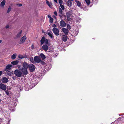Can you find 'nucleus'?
Wrapping results in <instances>:
<instances>
[{
  "mask_svg": "<svg viewBox=\"0 0 124 124\" xmlns=\"http://www.w3.org/2000/svg\"><path fill=\"white\" fill-rule=\"evenodd\" d=\"M14 73L16 76L18 77H21L22 74V72L18 70H16L14 71Z\"/></svg>",
  "mask_w": 124,
  "mask_h": 124,
  "instance_id": "1",
  "label": "nucleus"
},
{
  "mask_svg": "<svg viewBox=\"0 0 124 124\" xmlns=\"http://www.w3.org/2000/svg\"><path fill=\"white\" fill-rule=\"evenodd\" d=\"M28 68L30 71L31 72H33L35 69V66L32 64H29Z\"/></svg>",
  "mask_w": 124,
  "mask_h": 124,
  "instance_id": "2",
  "label": "nucleus"
},
{
  "mask_svg": "<svg viewBox=\"0 0 124 124\" xmlns=\"http://www.w3.org/2000/svg\"><path fill=\"white\" fill-rule=\"evenodd\" d=\"M34 60L35 63V62L39 63L41 61L40 57L38 56H36L34 57Z\"/></svg>",
  "mask_w": 124,
  "mask_h": 124,
  "instance_id": "3",
  "label": "nucleus"
},
{
  "mask_svg": "<svg viewBox=\"0 0 124 124\" xmlns=\"http://www.w3.org/2000/svg\"><path fill=\"white\" fill-rule=\"evenodd\" d=\"M54 33L56 36H58L59 34V29L57 28H53L52 29Z\"/></svg>",
  "mask_w": 124,
  "mask_h": 124,
  "instance_id": "4",
  "label": "nucleus"
},
{
  "mask_svg": "<svg viewBox=\"0 0 124 124\" xmlns=\"http://www.w3.org/2000/svg\"><path fill=\"white\" fill-rule=\"evenodd\" d=\"M7 86L4 84L1 83L0 84V89L3 90L5 91L7 88Z\"/></svg>",
  "mask_w": 124,
  "mask_h": 124,
  "instance_id": "5",
  "label": "nucleus"
},
{
  "mask_svg": "<svg viewBox=\"0 0 124 124\" xmlns=\"http://www.w3.org/2000/svg\"><path fill=\"white\" fill-rule=\"evenodd\" d=\"M27 69L23 68L21 70L23 74L24 75H26L28 73Z\"/></svg>",
  "mask_w": 124,
  "mask_h": 124,
  "instance_id": "6",
  "label": "nucleus"
},
{
  "mask_svg": "<svg viewBox=\"0 0 124 124\" xmlns=\"http://www.w3.org/2000/svg\"><path fill=\"white\" fill-rule=\"evenodd\" d=\"M60 25L62 27H65L66 25V23L63 20H61L60 23Z\"/></svg>",
  "mask_w": 124,
  "mask_h": 124,
  "instance_id": "7",
  "label": "nucleus"
},
{
  "mask_svg": "<svg viewBox=\"0 0 124 124\" xmlns=\"http://www.w3.org/2000/svg\"><path fill=\"white\" fill-rule=\"evenodd\" d=\"M1 80L2 82L3 83H7L8 81V79L5 77L2 78Z\"/></svg>",
  "mask_w": 124,
  "mask_h": 124,
  "instance_id": "8",
  "label": "nucleus"
},
{
  "mask_svg": "<svg viewBox=\"0 0 124 124\" xmlns=\"http://www.w3.org/2000/svg\"><path fill=\"white\" fill-rule=\"evenodd\" d=\"M26 37L25 36H24L22 37L20 40V44H21L23 43L25 41L26 39Z\"/></svg>",
  "mask_w": 124,
  "mask_h": 124,
  "instance_id": "9",
  "label": "nucleus"
},
{
  "mask_svg": "<svg viewBox=\"0 0 124 124\" xmlns=\"http://www.w3.org/2000/svg\"><path fill=\"white\" fill-rule=\"evenodd\" d=\"M62 31L66 35L68 34L69 30L67 29L63 28L62 29Z\"/></svg>",
  "mask_w": 124,
  "mask_h": 124,
  "instance_id": "10",
  "label": "nucleus"
},
{
  "mask_svg": "<svg viewBox=\"0 0 124 124\" xmlns=\"http://www.w3.org/2000/svg\"><path fill=\"white\" fill-rule=\"evenodd\" d=\"M23 68L27 69L29 67V64H28L26 62H24L23 64Z\"/></svg>",
  "mask_w": 124,
  "mask_h": 124,
  "instance_id": "11",
  "label": "nucleus"
},
{
  "mask_svg": "<svg viewBox=\"0 0 124 124\" xmlns=\"http://www.w3.org/2000/svg\"><path fill=\"white\" fill-rule=\"evenodd\" d=\"M12 67V65L11 64H8L6 66V68L5 69V71H7L11 69Z\"/></svg>",
  "mask_w": 124,
  "mask_h": 124,
  "instance_id": "12",
  "label": "nucleus"
},
{
  "mask_svg": "<svg viewBox=\"0 0 124 124\" xmlns=\"http://www.w3.org/2000/svg\"><path fill=\"white\" fill-rule=\"evenodd\" d=\"M42 48L45 51L47 50L48 49V47L46 45H44L42 47Z\"/></svg>",
  "mask_w": 124,
  "mask_h": 124,
  "instance_id": "13",
  "label": "nucleus"
},
{
  "mask_svg": "<svg viewBox=\"0 0 124 124\" xmlns=\"http://www.w3.org/2000/svg\"><path fill=\"white\" fill-rule=\"evenodd\" d=\"M67 3V5L70 7L72 6V2L70 0H68Z\"/></svg>",
  "mask_w": 124,
  "mask_h": 124,
  "instance_id": "14",
  "label": "nucleus"
},
{
  "mask_svg": "<svg viewBox=\"0 0 124 124\" xmlns=\"http://www.w3.org/2000/svg\"><path fill=\"white\" fill-rule=\"evenodd\" d=\"M22 30H21L19 32L17 33L16 36V37L17 38H19L20 37L22 33Z\"/></svg>",
  "mask_w": 124,
  "mask_h": 124,
  "instance_id": "15",
  "label": "nucleus"
},
{
  "mask_svg": "<svg viewBox=\"0 0 124 124\" xmlns=\"http://www.w3.org/2000/svg\"><path fill=\"white\" fill-rule=\"evenodd\" d=\"M59 12V14H61L63 15H64V13L63 11L62 10V9L60 8H58Z\"/></svg>",
  "mask_w": 124,
  "mask_h": 124,
  "instance_id": "16",
  "label": "nucleus"
},
{
  "mask_svg": "<svg viewBox=\"0 0 124 124\" xmlns=\"http://www.w3.org/2000/svg\"><path fill=\"white\" fill-rule=\"evenodd\" d=\"M67 39V37L66 35H63V36L62 40L64 42L66 41Z\"/></svg>",
  "mask_w": 124,
  "mask_h": 124,
  "instance_id": "17",
  "label": "nucleus"
},
{
  "mask_svg": "<svg viewBox=\"0 0 124 124\" xmlns=\"http://www.w3.org/2000/svg\"><path fill=\"white\" fill-rule=\"evenodd\" d=\"M19 62V61H15L11 62V64L14 65H16Z\"/></svg>",
  "mask_w": 124,
  "mask_h": 124,
  "instance_id": "18",
  "label": "nucleus"
},
{
  "mask_svg": "<svg viewBox=\"0 0 124 124\" xmlns=\"http://www.w3.org/2000/svg\"><path fill=\"white\" fill-rule=\"evenodd\" d=\"M77 5L79 7H80L81 5V3L79 1L76 0L75 1Z\"/></svg>",
  "mask_w": 124,
  "mask_h": 124,
  "instance_id": "19",
  "label": "nucleus"
},
{
  "mask_svg": "<svg viewBox=\"0 0 124 124\" xmlns=\"http://www.w3.org/2000/svg\"><path fill=\"white\" fill-rule=\"evenodd\" d=\"M40 57H41L42 58V59L44 60L46 59V57L45 55L43 53H41L39 56Z\"/></svg>",
  "mask_w": 124,
  "mask_h": 124,
  "instance_id": "20",
  "label": "nucleus"
},
{
  "mask_svg": "<svg viewBox=\"0 0 124 124\" xmlns=\"http://www.w3.org/2000/svg\"><path fill=\"white\" fill-rule=\"evenodd\" d=\"M48 35L52 39L53 37V33L51 31H49L47 33Z\"/></svg>",
  "mask_w": 124,
  "mask_h": 124,
  "instance_id": "21",
  "label": "nucleus"
},
{
  "mask_svg": "<svg viewBox=\"0 0 124 124\" xmlns=\"http://www.w3.org/2000/svg\"><path fill=\"white\" fill-rule=\"evenodd\" d=\"M45 39L44 37H43L40 40L41 44H43L45 40Z\"/></svg>",
  "mask_w": 124,
  "mask_h": 124,
  "instance_id": "22",
  "label": "nucleus"
},
{
  "mask_svg": "<svg viewBox=\"0 0 124 124\" xmlns=\"http://www.w3.org/2000/svg\"><path fill=\"white\" fill-rule=\"evenodd\" d=\"M6 3V1L5 0H3L1 2L0 4V6L2 7H3L5 5Z\"/></svg>",
  "mask_w": 124,
  "mask_h": 124,
  "instance_id": "23",
  "label": "nucleus"
},
{
  "mask_svg": "<svg viewBox=\"0 0 124 124\" xmlns=\"http://www.w3.org/2000/svg\"><path fill=\"white\" fill-rule=\"evenodd\" d=\"M46 3L50 8H51L52 7V5L51 3H49L48 0L46 1Z\"/></svg>",
  "mask_w": 124,
  "mask_h": 124,
  "instance_id": "24",
  "label": "nucleus"
},
{
  "mask_svg": "<svg viewBox=\"0 0 124 124\" xmlns=\"http://www.w3.org/2000/svg\"><path fill=\"white\" fill-rule=\"evenodd\" d=\"M30 61L33 64L35 63L34 58L33 59L32 57H31L30 58Z\"/></svg>",
  "mask_w": 124,
  "mask_h": 124,
  "instance_id": "25",
  "label": "nucleus"
},
{
  "mask_svg": "<svg viewBox=\"0 0 124 124\" xmlns=\"http://www.w3.org/2000/svg\"><path fill=\"white\" fill-rule=\"evenodd\" d=\"M16 56V54H13L11 56V58L12 59H15Z\"/></svg>",
  "mask_w": 124,
  "mask_h": 124,
  "instance_id": "26",
  "label": "nucleus"
},
{
  "mask_svg": "<svg viewBox=\"0 0 124 124\" xmlns=\"http://www.w3.org/2000/svg\"><path fill=\"white\" fill-rule=\"evenodd\" d=\"M66 15L67 16V18H68L70 17V16L71 14L69 12H67L66 13Z\"/></svg>",
  "mask_w": 124,
  "mask_h": 124,
  "instance_id": "27",
  "label": "nucleus"
},
{
  "mask_svg": "<svg viewBox=\"0 0 124 124\" xmlns=\"http://www.w3.org/2000/svg\"><path fill=\"white\" fill-rule=\"evenodd\" d=\"M7 72V74L9 76H11L12 74V73L8 71V70H7V71H6Z\"/></svg>",
  "mask_w": 124,
  "mask_h": 124,
  "instance_id": "28",
  "label": "nucleus"
},
{
  "mask_svg": "<svg viewBox=\"0 0 124 124\" xmlns=\"http://www.w3.org/2000/svg\"><path fill=\"white\" fill-rule=\"evenodd\" d=\"M11 7L10 6H9L7 10V13H8L11 10Z\"/></svg>",
  "mask_w": 124,
  "mask_h": 124,
  "instance_id": "29",
  "label": "nucleus"
},
{
  "mask_svg": "<svg viewBox=\"0 0 124 124\" xmlns=\"http://www.w3.org/2000/svg\"><path fill=\"white\" fill-rule=\"evenodd\" d=\"M60 6L61 8L63 10H64L65 9V8H64V6L62 4H60Z\"/></svg>",
  "mask_w": 124,
  "mask_h": 124,
  "instance_id": "30",
  "label": "nucleus"
},
{
  "mask_svg": "<svg viewBox=\"0 0 124 124\" xmlns=\"http://www.w3.org/2000/svg\"><path fill=\"white\" fill-rule=\"evenodd\" d=\"M85 0L87 5H88L90 4V2L89 0Z\"/></svg>",
  "mask_w": 124,
  "mask_h": 124,
  "instance_id": "31",
  "label": "nucleus"
},
{
  "mask_svg": "<svg viewBox=\"0 0 124 124\" xmlns=\"http://www.w3.org/2000/svg\"><path fill=\"white\" fill-rule=\"evenodd\" d=\"M53 18L52 17L50 18L49 19V22L50 23H52L53 21Z\"/></svg>",
  "mask_w": 124,
  "mask_h": 124,
  "instance_id": "32",
  "label": "nucleus"
},
{
  "mask_svg": "<svg viewBox=\"0 0 124 124\" xmlns=\"http://www.w3.org/2000/svg\"><path fill=\"white\" fill-rule=\"evenodd\" d=\"M44 43H45L46 44H47L48 43V40L46 39H45V41H44Z\"/></svg>",
  "mask_w": 124,
  "mask_h": 124,
  "instance_id": "33",
  "label": "nucleus"
},
{
  "mask_svg": "<svg viewBox=\"0 0 124 124\" xmlns=\"http://www.w3.org/2000/svg\"><path fill=\"white\" fill-rule=\"evenodd\" d=\"M67 27L68 29H70L71 28V26L70 25L67 24Z\"/></svg>",
  "mask_w": 124,
  "mask_h": 124,
  "instance_id": "34",
  "label": "nucleus"
},
{
  "mask_svg": "<svg viewBox=\"0 0 124 124\" xmlns=\"http://www.w3.org/2000/svg\"><path fill=\"white\" fill-rule=\"evenodd\" d=\"M64 15H61V14H59V16L60 17L61 19H62V18H63V16H64Z\"/></svg>",
  "mask_w": 124,
  "mask_h": 124,
  "instance_id": "35",
  "label": "nucleus"
},
{
  "mask_svg": "<svg viewBox=\"0 0 124 124\" xmlns=\"http://www.w3.org/2000/svg\"><path fill=\"white\" fill-rule=\"evenodd\" d=\"M59 3L61 4L62 3L63 1L62 0H59Z\"/></svg>",
  "mask_w": 124,
  "mask_h": 124,
  "instance_id": "36",
  "label": "nucleus"
},
{
  "mask_svg": "<svg viewBox=\"0 0 124 124\" xmlns=\"http://www.w3.org/2000/svg\"><path fill=\"white\" fill-rule=\"evenodd\" d=\"M16 5L17 6L19 7H20V6H22V5L21 4H16Z\"/></svg>",
  "mask_w": 124,
  "mask_h": 124,
  "instance_id": "37",
  "label": "nucleus"
},
{
  "mask_svg": "<svg viewBox=\"0 0 124 124\" xmlns=\"http://www.w3.org/2000/svg\"><path fill=\"white\" fill-rule=\"evenodd\" d=\"M5 91V92H6V94H7V95H8L9 94V92H8V91H6V90Z\"/></svg>",
  "mask_w": 124,
  "mask_h": 124,
  "instance_id": "38",
  "label": "nucleus"
},
{
  "mask_svg": "<svg viewBox=\"0 0 124 124\" xmlns=\"http://www.w3.org/2000/svg\"><path fill=\"white\" fill-rule=\"evenodd\" d=\"M54 14L56 16H57V12L56 11H54Z\"/></svg>",
  "mask_w": 124,
  "mask_h": 124,
  "instance_id": "39",
  "label": "nucleus"
},
{
  "mask_svg": "<svg viewBox=\"0 0 124 124\" xmlns=\"http://www.w3.org/2000/svg\"><path fill=\"white\" fill-rule=\"evenodd\" d=\"M53 26L54 27V28L56 27L57 26L56 24H54L53 25Z\"/></svg>",
  "mask_w": 124,
  "mask_h": 124,
  "instance_id": "40",
  "label": "nucleus"
},
{
  "mask_svg": "<svg viewBox=\"0 0 124 124\" xmlns=\"http://www.w3.org/2000/svg\"><path fill=\"white\" fill-rule=\"evenodd\" d=\"M19 57L21 59L23 58V56L21 55H19Z\"/></svg>",
  "mask_w": 124,
  "mask_h": 124,
  "instance_id": "41",
  "label": "nucleus"
},
{
  "mask_svg": "<svg viewBox=\"0 0 124 124\" xmlns=\"http://www.w3.org/2000/svg\"><path fill=\"white\" fill-rule=\"evenodd\" d=\"M31 48L32 49H33L34 48V45L33 44H32V45L31 46Z\"/></svg>",
  "mask_w": 124,
  "mask_h": 124,
  "instance_id": "42",
  "label": "nucleus"
},
{
  "mask_svg": "<svg viewBox=\"0 0 124 124\" xmlns=\"http://www.w3.org/2000/svg\"><path fill=\"white\" fill-rule=\"evenodd\" d=\"M41 64H42L43 65V64H44L45 63V62H44L43 61H41V62H40Z\"/></svg>",
  "mask_w": 124,
  "mask_h": 124,
  "instance_id": "43",
  "label": "nucleus"
},
{
  "mask_svg": "<svg viewBox=\"0 0 124 124\" xmlns=\"http://www.w3.org/2000/svg\"><path fill=\"white\" fill-rule=\"evenodd\" d=\"M9 27V25H7V26H6V28H8Z\"/></svg>",
  "mask_w": 124,
  "mask_h": 124,
  "instance_id": "44",
  "label": "nucleus"
},
{
  "mask_svg": "<svg viewBox=\"0 0 124 124\" xmlns=\"http://www.w3.org/2000/svg\"><path fill=\"white\" fill-rule=\"evenodd\" d=\"M2 72L1 71H0V76L2 74Z\"/></svg>",
  "mask_w": 124,
  "mask_h": 124,
  "instance_id": "45",
  "label": "nucleus"
},
{
  "mask_svg": "<svg viewBox=\"0 0 124 124\" xmlns=\"http://www.w3.org/2000/svg\"><path fill=\"white\" fill-rule=\"evenodd\" d=\"M48 17L49 18V19H50V18H51V17L50 16H49V15H48Z\"/></svg>",
  "mask_w": 124,
  "mask_h": 124,
  "instance_id": "46",
  "label": "nucleus"
},
{
  "mask_svg": "<svg viewBox=\"0 0 124 124\" xmlns=\"http://www.w3.org/2000/svg\"><path fill=\"white\" fill-rule=\"evenodd\" d=\"M54 1L56 2V3H57V0H54Z\"/></svg>",
  "mask_w": 124,
  "mask_h": 124,
  "instance_id": "47",
  "label": "nucleus"
},
{
  "mask_svg": "<svg viewBox=\"0 0 124 124\" xmlns=\"http://www.w3.org/2000/svg\"><path fill=\"white\" fill-rule=\"evenodd\" d=\"M2 42V40H0V43H1Z\"/></svg>",
  "mask_w": 124,
  "mask_h": 124,
  "instance_id": "48",
  "label": "nucleus"
},
{
  "mask_svg": "<svg viewBox=\"0 0 124 124\" xmlns=\"http://www.w3.org/2000/svg\"><path fill=\"white\" fill-rule=\"evenodd\" d=\"M64 16V17H66V16L65 15H64V16Z\"/></svg>",
  "mask_w": 124,
  "mask_h": 124,
  "instance_id": "49",
  "label": "nucleus"
},
{
  "mask_svg": "<svg viewBox=\"0 0 124 124\" xmlns=\"http://www.w3.org/2000/svg\"><path fill=\"white\" fill-rule=\"evenodd\" d=\"M0 96H1V94H0Z\"/></svg>",
  "mask_w": 124,
  "mask_h": 124,
  "instance_id": "50",
  "label": "nucleus"
},
{
  "mask_svg": "<svg viewBox=\"0 0 124 124\" xmlns=\"http://www.w3.org/2000/svg\"><path fill=\"white\" fill-rule=\"evenodd\" d=\"M0 123H1V122H0Z\"/></svg>",
  "mask_w": 124,
  "mask_h": 124,
  "instance_id": "51",
  "label": "nucleus"
}]
</instances>
